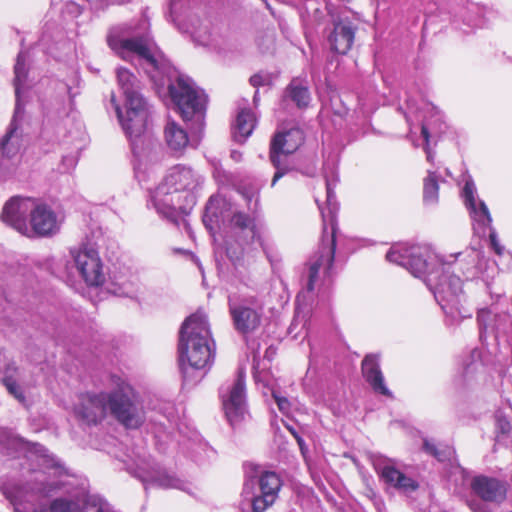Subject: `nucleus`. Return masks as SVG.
<instances>
[{"mask_svg": "<svg viewBox=\"0 0 512 512\" xmlns=\"http://www.w3.org/2000/svg\"><path fill=\"white\" fill-rule=\"evenodd\" d=\"M386 259L405 267L415 278H419L427 286L429 283L428 262L419 246L394 245L386 254Z\"/></svg>", "mask_w": 512, "mask_h": 512, "instance_id": "obj_15", "label": "nucleus"}, {"mask_svg": "<svg viewBox=\"0 0 512 512\" xmlns=\"http://www.w3.org/2000/svg\"><path fill=\"white\" fill-rule=\"evenodd\" d=\"M108 45L120 57L137 61L150 78L160 85L167 78L171 99L185 122H192L191 129L201 133L204 127L207 96L187 76L178 73L164 57L156 43L148 35L129 39L108 37Z\"/></svg>", "mask_w": 512, "mask_h": 512, "instance_id": "obj_1", "label": "nucleus"}, {"mask_svg": "<svg viewBox=\"0 0 512 512\" xmlns=\"http://www.w3.org/2000/svg\"><path fill=\"white\" fill-rule=\"evenodd\" d=\"M70 254L88 286L99 287L104 284L103 264L98 251L93 246L83 244L79 248L71 249Z\"/></svg>", "mask_w": 512, "mask_h": 512, "instance_id": "obj_14", "label": "nucleus"}, {"mask_svg": "<svg viewBox=\"0 0 512 512\" xmlns=\"http://www.w3.org/2000/svg\"><path fill=\"white\" fill-rule=\"evenodd\" d=\"M28 60V54L25 51H20L16 63L14 66V87H15V95H16V113H20L21 104L20 97L22 91L26 87L27 77H28V69L26 66Z\"/></svg>", "mask_w": 512, "mask_h": 512, "instance_id": "obj_26", "label": "nucleus"}, {"mask_svg": "<svg viewBox=\"0 0 512 512\" xmlns=\"http://www.w3.org/2000/svg\"><path fill=\"white\" fill-rule=\"evenodd\" d=\"M288 132L285 129H281L275 132L270 143V161L276 168V172L273 176L271 186L273 187L276 182L286 174V168H281V158L286 157L288 152L285 150L287 143Z\"/></svg>", "mask_w": 512, "mask_h": 512, "instance_id": "obj_22", "label": "nucleus"}, {"mask_svg": "<svg viewBox=\"0 0 512 512\" xmlns=\"http://www.w3.org/2000/svg\"><path fill=\"white\" fill-rule=\"evenodd\" d=\"M77 163V159L74 156H65L63 157L62 164L65 166V171H68L69 169L75 167Z\"/></svg>", "mask_w": 512, "mask_h": 512, "instance_id": "obj_46", "label": "nucleus"}, {"mask_svg": "<svg viewBox=\"0 0 512 512\" xmlns=\"http://www.w3.org/2000/svg\"><path fill=\"white\" fill-rule=\"evenodd\" d=\"M290 100L298 109H306L310 105L312 97L306 80L294 78L290 81Z\"/></svg>", "mask_w": 512, "mask_h": 512, "instance_id": "obj_29", "label": "nucleus"}, {"mask_svg": "<svg viewBox=\"0 0 512 512\" xmlns=\"http://www.w3.org/2000/svg\"><path fill=\"white\" fill-rule=\"evenodd\" d=\"M30 235L50 236L59 230L55 213L46 205L35 203L30 217Z\"/></svg>", "mask_w": 512, "mask_h": 512, "instance_id": "obj_19", "label": "nucleus"}, {"mask_svg": "<svg viewBox=\"0 0 512 512\" xmlns=\"http://www.w3.org/2000/svg\"><path fill=\"white\" fill-rule=\"evenodd\" d=\"M231 158L235 160L236 162L240 161L242 158V154L239 151L233 150L231 152Z\"/></svg>", "mask_w": 512, "mask_h": 512, "instance_id": "obj_48", "label": "nucleus"}, {"mask_svg": "<svg viewBox=\"0 0 512 512\" xmlns=\"http://www.w3.org/2000/svg\"><path fill=\"white\" fill-rule=\"evenodd\" d=\"M394 488H396L398 490H403L405 492L416 491L419 488V484L414 479H412V478L406 476L404 473H402Z\"/></svg>", "mask_w": 512, "mask_h": 512, "instance_id": "obj_38", "label": "nucleus"}, {"mask_svg": "<svg viewBox=\"0 0 512 512\" xmlns=\"http://www.w3.org/2000/svg\"><path fill=\"white\" fill-rule=\"evenodd\" d=\"M258 100H259L258 92L256 91L255 94H254V97H253V101H254L255 105L257 104Z\"/></svg>", "mask_w": 512, "mask_h": 512, "instance_id": "obj_50", "label": "nucleus"}, {"mask_svg": "<svg viewBox=\"0 0 512 512\" xmlns=\"http://www.w3.org/2000/svg\"><path fill=\"white\" fill-rule=\"evenodd\" d=\"M462 256V253H457L454 256V260H445L442 263L443 269L449 270L451 268L453 273L457 272L461 275H464L466 271L469 270L471 263L467 262L464 258L460 259Z\"/></svg>", "mask_w": 512, "mask_h": 512, "instance_id": "obj_32", "label": "nucleus"}, {"mask_svg": "<svg viewBox=\"0 0 512 512\" xmlns=\"http://www.w3.org/2000/svg\"><path fill=\"white\" fill-rule=\"evenodd\" d=\"M460 284H461V277H460V275H458V276L456 277V281H455L452 285H453V286H458V285H460Z\"/></svg>", "mask_w": 512, "mask_h": 512, "instance_id": "obj_49", "label": "nucleus"}, {"mask_svg": "<svg viewBox=\"0 0 512 512\" xmlns=\"http://www.w3.org/2000/svg\"><path fill=\"white\" fill-rule=\"evenodd\" d=\"M402 472L394 466H384L381 470V478L390 486L395 487Z\"/></svg>", "mask_w": 512, "mask_h": 512, "instance_id": "obj_35", "label": "nucleus"}, {"mask_svg": "<svg viewBox=\"0 0 512 512\" xmlns=\"http://www.w3.org/2000/svg\"><path fill=\"white\" fill-rule=\"evenodd\" d=\"M34 454L39 471L35 472L31 480L25 484L3 482L0 486L2 494L14 507L15 512H26L22 506H32L39 500L52 496L64 485L59 480L66 473L63 464L41 445L35 446Z\"/></svg>", "mask_w": 512, "mask_h": 512, "instance_id": "obj_4", "label": "nucleus"}, {"mask_svg": "<svg viewBox=\"0 0 512 512\" xmlns=\"http://www.w3.org/2000/svg\"><path fill=\"white\" fill-rule=\"evenodd\" d=\"M111 384L113 391L110 393L80 394L74 408L76 416L87 424H97L110 412L126 428H138L144 421V412L134 389L117 375L111 376Z\"/></svg>", "mask_w": 512, "mask_h": 512, "instance_id": "obj_3", "label": "nucleus"}, {"mask_svg": "<svg viewBox=\"0 0 512 512\" xmlns=\"http://www.w3.org/2000/svg\"><path fill=\"white\" fill-rule=\"evenodd\" d=\"M330 226L331 233L328 234L327 226L324 224L321 245L307 263V288L331 284L337 245V221L335 215L330 217Z\"/></svg>", "mask_w": 512, "mask_h": 512, "instance_id": "obj_8", "label": "nucleus"}, {"mask_svg": "<svg viewBox=\"0 0 512 512\" xmlns=\"http://www.w3.org/2000/svg\"><path fill=\"white\" fill-rule=\"evenodd\" d=\"M305 141V134L300 127L290 128V154L296 151Z\"/></svg>", "mask_w": 512, "mask_h": 512, "instance_id": "obj_37", "label": "nucleus"}, {"mask_svg": "<svg viewBox=\"0 0 512 512\" xmlns=\"http://www.w3.org/2000/svg\"><path fill=\"white\" fill-rule=\"evenodd\" d=\"M127 471L138 478L147 489L149 486L163 489L186 490V482L177 477L173 472L160 466L151 458L138 457L127 466Z\"/></svg>", "mask_w": 512, "mask_h": 512, "instance_id": "obj_10", "label": "nucleus"}, {"mask_svg": "<svg viewBox=\"0 0 512 512\" xmlns=\"http://www.w3.org/2000/svg\"><path fill=\"white\" fill-rule=\"evenodd\" d=\"M117 82L121 89L125 103L137 100H143L144 97L141 94V83L138 78L125 68L117 69Z\"/></svg>", "mask_w": 512, "mask_h": 512, "instance_id": "obj_24", "label": "nucleus"}, {"mask_svg": "<svg viewBox=\"0 0 512 512\" xmlns=\"http://www.w3.org/2000/svg\"><path fill=\"white\" fill-rule=\"evenodd\" d=\"M164 135L167 146L175 152L183 151L189 143L187 132L175 121H168Z\"/></svg>", "mask_w": 512, "mask_h": 512, "instance_id": "obj_28", "label": "nucleus"}, {"mask_svg": "<svg viewBox=\"0 0 512 512\" xmlns=\"http://www.w3.org/2000/svg\"><path fill=\"white\" fill-rule=\"evenodd\" d=\"M243 494L251 500L253 512H264L276 499L273 494L257 492L255 477L249 474L244 482Z\"/></svg>", "mask_w": 512, "mask_h": 512, "instance_id": "obj_25", "label": "nucleus"}, {"mask_svg": "<svg viewBox=\"0 0 512 512\" xmlns=\"http://www.w3.org/2000/svg\"><path fill=\"white\" fill-rule=\"evenodd\" d=\"M261 186L242 184L238 191L247 205V212L234 210L232 204L222 196H211L206 204L203 222L213 229L220 222H227L224 245L228 260L234 267L241 265L243 256L255 244L261 245L262 224L259 219Z\"/></svg>", "mask_w": 512, "mask_h": 512, "instance_id": "obj_2", "label": "nucleus"}, {"mask_svg": "<svg viewBox=\"0 0 512 512\" xmlns=\"http://www.w3.org/2000/svg\"><path fill=\"white\" fill-rule=\"evenodd\" d=\"M35 512H110L108 503L99 495L84 491L71 498H56Z\"/></svg>", "mask_w": 512, "mask_h": 512, "instance_id": "obj_13", "label": "nucleus"}, {"mask_svg": "<svg viewBox=\"0 0 512 512\" xmlns=\"http://www.w3.org/2000/svg\"><path fill=\"white\" fill-rule=\"evenodd\" d=\"M421 135L424 138L425 146L428 147L430 142V132L427 126L424 124L421 126Z\"/></svg>", "mask_w": 512, "mask_h": 512, "instance_id": "obj_47", "label": "nucleus"}, {"mask_svg": "<svg viewBox=\"0 0 512 512\" xmlns=\"http://www.w3.org/2000/svg\"><path fill=\"white\" fill-rule=\"evenodd\" d=\"M298 316H299V308H298V306H296L294 320H296L298 318Z\"/></svg>", "mask_w": 512, "mask_h": 512, "instance_id": "obj_51", "label": "nucleus"}, {"mask_svg": "<svg viewBox=\"0 0 512 512\" xmlns=\"http://www.w3.org/2000/svg\"><path fill=\"white\" fill-rule=\"evenodd\" d=\"M489 240H490L491 247L493 248L495 253L498 254V255H501L502 252H503V248L500 246V244H499V242L497 240V235H496L495 231L492 230L490 232Z\"/></svg>", "mask_w": 512, "mask_h": 512, "instance_id": "obj_43", "label": "nucleus"}, {"mask_svg": "<svg viewBox=\"0 0 512 512\" xmlns=\"http://www.w3.org/2000/svg\"><path fill=\"white\" fill-rule=\"evenodd\" d=\"M423 450L440 462L449 460L453 452L450 446L444 445L438 447L436 444L430 442L427 439H425L423 442Z\"/></svg>", "mask_w": 512, "mask_h": 512, "instance_id": "obj_31", "label": "nucleus"}, {"mask_svg": "<svg viewBox=\"0 0 512 512\" xmlns=\"http://www.w3.org/2000/svg\"><path fill=\"white\" fill-rule=\"evenodd\" d=\"M250 83L254 87L266 85L268 83V76L264 74H255L250 78Z\"/></svg>", "mask_w": 512, "mask_h": 512, "instance_id": "obj_42", "label": "nucleus"}, {"mask_svg": "<svg viewBox=\"0 0 512 512\" xmlns=\"http://www.w3.org/2000/svg\"><path fill=\"white\" fill-rule=\"evenodd\" d=\"M464 195H465L466 202L469 205V207L474 208V205L476 204L475 198L473 195V191L468 184H466L464 187Z\"/></svg>", "mask_w": 512, "mask_h": 512, "instance_id": "obj_44", "label": "nucleus"}, {"mask_svg": "<svg viewBox=\"0 0 512 512\" xmlns=\"http://www.w3.org/2000/svg\"><path fill=\"white\" fill-rule=\"evenodd\" d=\"M254 378L256 382H263L270 390L273 402L271 403L270 427L274 447L280 453H286L287 441L286 432L288 431V398L286 392L282 391L275 383H270L267 379L268 374L262 373L257 367H254Z\"/></svg>", "mask_w": 512, "mask_h": 512, "instance_id": "obj_9", "label": "nucleus"}, {"mask_svg": "<svg viewBox=\"0 0 512 512\" xmlns=\"http://www.w3.org/2000/svg\"><path fill=\"white\" fill-rule=\"evenodd\" d=\"M290 434L293 435V437L296 439L298 445H299V448H300V451H301V454L302 456L306 459L307 457V454H308V448L307 446L305 445L304 443V440L301 438V436L296 432L294 431L291 427H290Z\"/></svg>", "mask_w": 512, "mask_h": 512, "instance_id": "obj_41", "label": "nucleus"}, {"mask_svg": "<svg viewBox=\"0 0 512 512\" xmlns=\"http://www.w3.org/2000/svg\"><path fill=\"white\" fill-rule=\"evenodd\" d=\"M111 102L117 114L119 123L130 141L134 157L141 162L149 151L150 139L147 128L151 112L145 99L125 103V112L116 102L112 94Z\"/></svg>", "mask_w": 512, "mask_h": 512, "instance_id": "obj_7", "label": "nucleus"}, {"mask_svg": "<svg viewBox=\"0 0 512 512\" xmlns=\"http://www.w3.org/2000/svg\"><path fill=\"white\" fill-rule=\"evenodd\" d=\"M327 197H328V200L330 199V189L329 187H327Z\"/></svg>", "mask_w": 512, "mask_h": 512, "instance_id": "obj_53", "label": "nucleus"}, {"mask_svg": "<svg viewBox=\"0 0 512 512\" xmlns=\"http://www.w3.org/2000/svg\"><path fill=\"white\" fill-rule=\"evenodd\" d=\"M18 114L16 111L14 112L7 131L0 140V156L3 159L14 158L21 147L22 132L17 121Z\"/></svg>", "mask_w": 512, "mask_h": 512, "instance_id": "obj_21", "label": "nucleus"}, {"mask_svg": "<svg viewBox=\"0 0 512 512\" xmlns=\"http://www.w3.org/2000/svg\"><path fill=\"white\" fill-rule=\"evenodd\" d=\"M470 487L475 495L485 502L502 503L507 497L506 483L494 477L475 476Z\"/></svg>", "mask_w": 512, "mask_h": 512, "instance_id": "obj_17", "label": "nucleus"}, {"mask_svg": "<svg viewBox=\"0 0 512 512\" xmlns=\"http://www.w3.org/2000/svg\"><path fill=\"white\" fill-rule=\"evenodd\" d=\"M255 123L256 119L254 114L249 109H241L237 114L233 127V137L235 141L239 143L244 142L252 134Z\"/></svg>", "mask_w": 512, "mask_h": 512, "instance_id": "obj_27", "label": "nucleus"}, {"mask_svg": "<svg viewBox=\"0 0 512 512\" xmlns=\"http://www.w3.org/2000/svg\"><path fill=\"white\" fill-rule=\"evenodd\" d=\"M300 296H301V294H300V293L296 296V300H295V301H296V304H298V302H299V300H300Z\"/></svg>", "mask_w": 512, "mask_h": 512, "instance_id": "obj_52", "label": "nucleus"}, {"mask_svg": "<svg viewBox=\"0 0 512 512\" xmlns=\"http://www.w3.org/2000/svg\"><path fill=\"white\" fill-rule=\"evenodd\" d=\"M495 426L497 437L499 435H507L512 430L511 423L505 416H498Z\"/></svg>", "mask_w": 512, "mask_h": 512, "instance_id": "obj_40", "label": "nucleus"}, {"mask_svg": "<svg viewBox=\"0 0 512 512\" xmlns=\"http://www.w3.org/2000/svg\"><path fill=\"white\" fill-rule=\"evenodd\" d=\"M215 262L219 273H224L225 270L227 269L226 263L223 260L222 255H219V252L217 250L215 251Z\"/></svg>", "mask_w": 512, "mask_h": 512, "instance_id": "obj_45", "label": "nucleus"}, {"mask_svg": "<svg viewBox=\"0 0 512 512\" xmlns=\"http://www.w3.org/2000/svg\"><path fill=\"white\" fill-rule=\"evenodd\" d=\"M202 182V177L191 167L178 164L169 169L163 181L151 194V204L157 213L166 218H174L180 204V192L193 191Z\"/></svg>", "mask_w": 512, "mask_h": 512, "instance_id": "obj_6", "label": "nucleus"}, {"mask_svg": "<svg viewBox=\"0 0 512 512\" xmlns=\"http://www.w3.org/2000/svg\"><path fill=\"white\" fill-rule=\"evenodd\" d=\"M361 372L367 383L375 393L390 396L391 392L384 383V376L380 368L379 357L376 354H367L361 363Z\"/></svg>", "mask_w": 512, "mask_h": 512, "instance_id": "obj_20", "label": "nucleus"}, {"mask_svg": "<svg viewBox=\"0 0 512 512\" xmlns=\"http://www.w3.org/2000/svg\"><path fill=\"white\" fill-rule=\"evenodd\" d=\"M179 361L183 371L209 369L215 358L216 345L206 314L197 311L182 324L179 332Z\"/></svg>", "mask_w": 512, "mask_h": 512, "instance_id": "obj_5", "label": "nucleus"}, {"mask_svg": "<svg viewBox=\"0 0 512 512\" xmlns=\"http://www.w3.org/2000/svg\"><path fill=\"white\" fill-rule=\"evenodd\" d=\"M474 213V219L478 223L482 224L483 226L489 227L492 223V218L489 212L488 207L484 202H480L478 205V208L476 207V204L474 205V208H470Z\"/></svg>", "mask_w": 512, "mask_h": 512, "instance_id": "obj_33", "label": "nucleus"}, {"mask_svg": "<svg viewBox=\"0 0 512 512\" xmlns=\"http://www.w3.org/2000/svg\"><path fill=\"white\" fill-rule=\"evenodd\" d=\"M35 201L31 198L13 197L5 203L1 219L8 226L12 227L23 235L30 236V227L27 222L31 217Z\"/></svg>", "mask_w": 512, "mask_h": 512, "instance_id": "obj_16", "label": "nucleus"}, {"mask_svg": "<svg viewBox=\"0 0 512 512\" xmlns=\"http://www.w3.org/2000/svg\"><path fill=\"white\" fill-rule=\"evenodd\" d=\"M8 371L2 378L3 384L5 385L8 392L13 395L18 401L23 402L25 400V396L21 387L17 384V382L12 378L11 375L7 374Z\"/></svg>", "mask_w": 512, "mask_h": 512, "instance_id": "obj_34", "label": "nucleus"}, {"mask_svg": "<svg viewBox=\"0 0 512 512\" xmlns=\"http://www.w3.org/2000/svg\"><path fill=\"white\" fill-rule=\"evenodd\" d=\"M439 184L437 176L434 172H429L424 178L423 198L426 203H435L438 199Z\"/></svg>", "mask_w": 512, "mask_h": 512, "instance_id": "obj_30", "label": "nucleus"}, {"mask_svg": "<svg viewBox=\"0 0 512 512\" xmlns=\"http://www.w3.org/2000/svg\"><path fill=\"white\" fill-rule=\"evenodd\" d=\"M220 397L225 416L231 426L239 424L247 413L245 375L238 371L237 377L220 388Z\"/></svg>", "mask_w": 512, "mask_h": 512, "instance_id": "obj_12", "label": "nucleus"}, {"mask_svg": "<svg viewBox=\"0 0 512 512\" xmlns=\"http://www.w3.org/2000/svg\"><path fill=\"white\" fill-rule=\"evenodd\" d=\"M254 476L256 480V491L259 493H270L276 498L280 489V479L274 472H262L260 467L248 464L245 466V475Z\"/></svg>", "mask_w": 512, "mask_h": 512, "instance_id": "obj_23", "label": "nucleus"}, {"mask_svg": "<svg viewBox=\"0 0 512 512\" xmlns=\"http://www.w3.org/2000/svg\"><path fill=\"white\" fill-rule=\"evenodd\" d=\"M228 300L235 329L242 334L254 331L260 324L261 302L253 296H245L239 292L230 294Z\"/></svg>", "mask_w": 512, "mask_h": 512, "instance_id": "obj_11", "label": "nucleus"}, {"mask_svg": "<svg viewBox=\"0 0 512 512\" xmlns=\"http://www.w3.org/2000/svg\"><path fill=\"white\" fill-rule=\"evenodd\" d=\"M356 27L348 19L334 22L332 32L328 37L331 49L339 54H347L353 46Z\"/></svg>", "mask_w": 512, "mask_h": 512, "instance_id": "obj_18", "label": "nucleus"}, {"mask_svg": "<svg viewBox=\"0 0 512 512\" xmlns=\"http://www.w3.org/2000/svg\"><path fill=\"white\" fill-rule=\"evenodd\" d=\"M117 291L118 290H108V289H105V290H82V292H83L82 295L84 297H92L95 294V295H101L104 298H109L112 296L132 298V296L129 294L117 293Z\"/></svg>", "mask_w": 512, "mask_h": 512, "instance_id": "obj_39", "label": "nucleus"}, {"mask_svg": "<svg viewBox=\"0 0 512 512\" xmlns=\"http://www.w3.org/2000/svg\"><path fill=\"white\" fill-rule=\"evenodd\" d=\"M196 22L198 25H194L191 30V34L195 41L199 42L200 44H207L208 38H209V31L207 25H203L199 19H196Z\"/></svg>", "mask_w": 512, "mask_h": 512, "instance_id": "obj_36", "label": "nucleus"}]
</instances>
